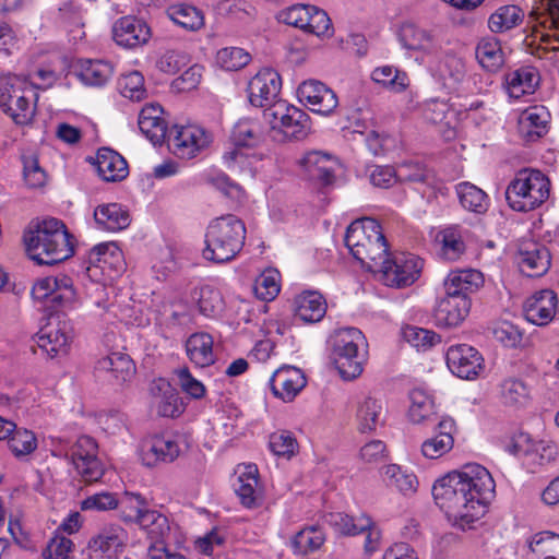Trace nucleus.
I'll return each instance as SVG.
<instances>
[{"mask_svg":"<svg viewBox=\"0 0 559 559\" xmlns=\"http://www.w3.org/2000/svg\"><path fill=\"white\" fill-rule=\"evenodd\" d=\"M178 455V444L164 436H154L143 441L141 447L142 461L148 467H154L160 462L170 463Z\"/></svg>","mask_w":559,"mask_h":559,"instance_id":"23","label":"nucleus"},{"mask_svg":"<svg viewBox=\"0 0 559 559\" xmlns=\"http://www.w3.org/2000/svg\"><path fill=\"white\" fill-rule=\"evenodd\" d=\"M331 27V20L326 12L312 5V11H309V19L307 20L306 32L317 36L329 35Z\"/></svg>","mask_w":559,"mask_h":559,"instance_id":"62","label":"nucleus"},{"mask_svg":"<svg viewBox=\"0 0 559 559\" xmlns=\"http://www.w3.org/2000/svg\"><path fill=\"white\" fill-rule=\"evenodd\" d=\"M230 140L235 146L255 147L264 140V131L258 120L243 118L233 128Z\"/></svg>","mask_w":559,"mask_h":559,"instance_id":"33","label":"nucleus"},{"mask_svg":"<svg viewBox=\"0 0 559 559\" xmlns=\"http://www.w3.org/2000/svg\"><path fill=\"white\" fill-rule=\"evenodd\" d=\"M188 61V56L185 52L167 50L158 58L156 67L166 74H175L186 67Z\"/></svg>","mask_w":559,"mask_h":559,"instance_id":"60","label":"nucleus"},{"mask_svg":"<svg viewBox=\"0 0 559 559\" xmlns=\"http://www.w3.org/2000/svg\"><path fill=\"white\" fill-rule=\"evenodd\" d=\"M112 37L119 46L134 48L147 43L151 37V28L143 20L127 15L114 24Z\"/></svg>","mask_w":559,"mask_h":559,"instance_id":"18","label":"nucleus"},{"mask_svg":"<svg viewBox=\"0 0 559 559\" xmlns=\"http://www.w3.org/2000/svg\"><path fill=\"white\" fill-rule=\"evenodd\" d=\"M272 129H281L290 140H304L310 131L309 116L301 109L284 100L276 102L263 112Z\"/></svg>","mask_w":559,"mask_h":559,"instance_id":"8","label":"nucleus"},{"mask_svg":"<svg viewBox=\"0 0 559 559\" xmlns=\"http://www.w3.org/2000/svg\"><path fill=\"white\" fill-rule=\"evenodd\" d=\"M120 93L131 100H142L146 97L144 78L139 71H132L119 81Z\"/></svg>","mask_w":559,"mask_h":559,"instance_id":"53","label":"nucleus"},{"mask_svg":"<svg viewBox=\"0 0 559 559\" xmlns=\"http://www.w3.org/2000/svg\"><path fill=\"white\" fill-rule=\"evenodd\" d=\"M306 383L302 371L290 366L277 369L270 379V388L273 394L284 402L293 401Z\"/></svg>","mask_w":559,"mask_h":559,"instance_id":"20","label":"nucleus"},{"mask_svg":"<svg viewBox=\"0 0 559 559\" xmlns=\"http://www.w3.org/2000/svg\"><path fill=\"white\" fill-rule=\"evenodd\" d=\"M246 227L241 219L228 214L211 222L205 233L203 258L214 263L228 262L245 245Z\"/></svg>","mask_w":559,"mask_h":559,"instance_id":"4","label":"nucleus"},{"mask_svg":"<svg viewBox=\"0 0 559 559\" xmlns=\"http://www.w3.org/2000/svg\"><path fill=\"white\" fill-rule=\"evenodd\" d=\"M281 87L280 74L271 68L262 69L248 83V99L252 106L267 109L277 102Z\"/></svg>","mask_w":559,"mask_h":559,"instance_id":"12","label":"nucleus"},{"mask_svg":"<svg viewBox=\"0 0 559 559\" xmlns=\"http://www.w3.org/2000/svg\"><path fill=\"white\" fill-rule=\"evenodd\" d=\"M335 163L330 154L320 151L309 152L300 160L308 178L323 187L331 186L334 182Z\"/></svg>","mask_w":559,"mask_h":559,"instance_id":"24","label":"nucleus"},{"mask_svg":"<svg viewBox=\"0 0 559 559\" xmlns=\"http://www.w3.org/2000/svg\"><path fill=\"white\" fill-rule=\"evenodd\" d=\"M492 334L496 341L511 348L516 347L522 342L523 337L519 328L509 321L498 323L492 329Z\"/></svg>","mask_w":559,"mask_h":559,"instance_id":"57","label":"nucleus"},{"mask_svg":"<svg viewBox=\"0 0 559 559\" xmlns=\"http://www.w3.org/2000/svg\"><path fill=\"white\" fill-rule=\"evenodd\" d=\"M298 95L309 108L320 115H330L338 104L336 94L320 81L309 80L298 87Z\"/></svg>","mask_w":559,"mask_h":559,"instance_id":"16","label":"nucleus"},{"mask_svg":"<svg viewBox=\"0 0 559 559\" xmlns=\"http://www.w3.org/2000/svg\"><path fill=\"white\" fill-rule=\"evenodd\" d=\"M95 370L98 373H105L109 381L120 385L134 377L135 365L129 355L114 352L100 358L96 362Z\"/></svg>","mask_w":559,"mask_h":559,"instance_id":"22","label":"nucleus"},{"mask_svg":"<svg viewBox=\"0 0 559 559\" xmlns=\"http://www.w3.org/2000/svg\"><path fill=\"white\" fill-rule=\"evenodd\" d=\"M186 352L197 367H207L214 362L213 337L207 333H194L186 342Z\"/></svg>","mask_w":559,"mask_h":559,"instance_id":"32","label":"nucleus"},{"mask_svg":"<svg viewBox=\"0 0 559 559\" xmlns=\"http://www.w3.org/2000/svg\"><path fill=\"white\" fill-rule=\"evenodd\" d=\"M71 460L86 483L97 481L102 478L104 469L97 459V443L88 437H80L71 449Z\"/></svg>","mask_w":559,"mask_h":559,"instance_id":"13","label":"nucleus"},{"mask_svg":"<svg viewBox=\"0 0 559 559\" xmlns=\"http://www.w3.org/2000/svg\"><path fill=\"white\" fill-rule=\"evenodd\" d=\"M72 340V328L64 314L52 313L37 333L38 346L51 358L66 354Z\"/></svg>","mask_w":559,"mask_h":559,"instance_id":"10","label":"nucleus"},{"mask_svg":"<svg viewBox=\"0 0 559 559\" xmlns=\"http://www.w3.org/2000/svg\"><path fill=\"white\" fill-rule=\"evenodd\" d=\"M432 174L419 162H404L397 166V179L401 182H428Z\"/></svg>","mask_w":559,"mask_h":559,"instance_id":"55","label":"nucleus"},{"mask_svg":"<svg viewBox=\"0 0 559 559\" xmlns=\"http://www.w3.org/2000/svg\"><path fill=\"white\" fill-rule=\"evenodd\" d=\"M7 445L16 459H22L37 449V438L33 431L16 427L7 439Z\"/></svg>","mask_w":559,"mask_h":559,"instance_id":"47","label":"nucleus"},{"mask_svg":"<svg viewBox=\"0 0 559 559\" xmlns=\"http://www.w3.org/2000/svg\"><path fill=\"white\" fill-rule=\"evenodd\" d=\"M403 337L412 346L428 349L441 342L440 335L433 331L418 326H406L403 329Z\"/></svg>","mask_w":559,"mask_h":559,"instance_id":"54","label":"nucleus"},{"mask_svg":"<svg viewBox=\"0 0 559 559\" xmlns=\"http://www.w3.org/2000/svg\"><path fill=\"white\" fill-rule=\"evenodd\" d=\"M471 306V297H460L445 293V296L440 299L435 309V320L440 326H457L468 316Z\"/></svg>","mask_w":559,"mask_h":559,"instance_id":"19","label":"nucleus"},{"mask_svg":"<svg viewBox=\"0 0 559 559\" xmlns=\"http://www.w3.org/2000/svg\"><path fill=\"white\" fill-rule=\"evenodd\" d=\"M523 10L513 4L502 5L497 9L488 20V26L493 33H503L522 23Z\"/></svg>","mask_w":559,"mask_h":559,"instance_id":"42","label":"nucleus"},{"mask_svg":"<svg viewBox=\"0 0 559 559\" xmlns=\"http://www.w3.org/2000/svg\"><path fill=\"white\" fill-rule=\"evenodd\" d=\"M38 93L25 78L15 74L0 76V109L16 126H28L37 110Z\"/></svg>","mask_w":559,"mask_h":559,"instance_id":"5","label":"nucleus"},{"mask_svg":"<svg viewBox=\"0 0 559 559\" xmlns=\"http://www.w3.org/2000/svg\"><path fill=\"white\" fill-rule=\"evenodd\" d=\"M112 75V67L103 60H84L80 62L79 79L86 85L102 86Z\"/></svg>","mask_w":559,"mask_h":559,"instance_id":"38","label":"nucleus"},{"mask_svg":"<svg viewBox=\"0 0 559 559\" xmlns=\"http://www.w3.org/2000/svg\"><path fill=\"white\" fill-rule=\"evenodd\" d=\"M24 165V180L31 188H40L46 182V173L39 166L38 159L35 156L27 157L23 160Z\"/></svg>","mask_w":559,"mask_h":559,"instance_id":"63","label":"nucleus"},{"mask_svg":"<svg viewBox=\"0 0 559 559\" xmlns=\"http://www.w3.org/2000/svg\"><path fill=\"white\" fill-rule=\"evenodd\" d=\"M371 79L376 83L396 93L403 92L408 86L406 73L391 66L376 68L372 71Z\"/></svg>","mask_w":559,"mask_h":559,"instance_id":"49","label":"nucleus"},{"mask_svg":"<svg viewBox=\"0 0 559 559\" xmlns=\"http://www.w3.org/2000/svg\"><path fill=\"white\" fill-rule=\"evenodd\" d=\"M411 406L408 417L414 424L425 421H436L438 419L435 412L432 399L421 389H414L409 394Z\"/></svg>","mask_w":559,"mask_h":559,"instance_id":"35","label":"nucleus"},{"mask_svg":"<svg viewBox=\"0 0 559 559\" xmlns=\"http://www.w3.org/2000/svg\"><path fill=\"white\" fill-rule=\"evenodd\" d=\"M551 255L546 246L537 241L527 240L521 242L516 263L520 271L527 277L543 276L550 267Z\"/></svg>","mask_w":559,"mask_h":559,"instance_id":"15","label":"nucleus"},{"mask_svg":"<svg viewBox=\"0 0 559 559\" xmlns=\"http://www.w3.org/2000/svg\"><path fill=\"white\" fill-rule=\"evenodd\" d=\"M447 365L456 377L471 380L484 369V358L473 346L459 344L448 349Z\"/></svg>","mask_w":559,"mask_h":559,"instance_id":"14","label":"nucleus"},{"mask_svg":"<svg viewBox=\"0 0 559 559\" xmlns=\"http://www.w3.org/2000/svg\"><path fill=\"white\" fill-rule=\"evenodd\" d=\"M259 474L255 465H248L238 477V486L235 491L240 502L246 508H255L258 506L259 493L257 490Z\"/></svg>","mask_w":559,"mask_h":559,"instance_id":"41","label":"nucleus"},{"mask_svg":"<svg viewBox=\"0 0 559 559\" xmlns=\"http://www.w3.org/2000/svg\"><path fill=\"white\" fill-rule=\"evenodd\" d=\"M138 124L141 132L154 145H160L168 138V124L164 118V109L159 104L145 105L139 114Z\"/></svg>","mask_w":559,"mask_h":559,"instance_id":"21","label":"nucleus"},{"mask_svg":"<svg viewBox=\"0 0 559 559\" xmlns=\"http://www.w3.org/2000/svg\"><path fill=\"white\" fill-rule=\"evenodd\" d=\"M383 480L390 488H395L405 496L416 492L418 480L414 474H408L396 464H390L383 467Z\"/></svg>","mask_w":559,"mask_h":559,"instance_id":"44","label":"nucleus"},{"mask_svg":"<svg viewBox=\"0 0 559 559\" xmlns=\"http://www.w3.org/2000/svg\"><path fill=\"white\" fill-rule=\"evenodd\" d=\"M192 299L197 302L199 312L205 317H215L223 310L221 293L210 285L195 288L192 292Z\"/></svg>","mask_w":559,"mask_h":559,"instance_id":"45","label":"nucleus"},{"mask_svg":"<svg viewBox=\"0 0 559 559\" xmlns=\"http://www.w3.org/2000/svg\"><path fill=\"white\" fill-rule=\"evenodd\" d=\"M127 540L126 531L118 525L103 527L88 542V550L99 556L111 557L122 549Z\"/></svg>","mask_w":559,"mask_h":559,"instance_id":"25","label":"nucleus"},{"mask_svg":"<svg viewBox=\"0 0 559 559\" xmlns=\"http://www.w3.org/2000/svg\"><path fill=\"white\" fill-rule=\"evenodd\" d=\"M495 480L479 464H466L438 479L432 486L437 506L462 530L471 528L495 493Z\"/></svg>","mask_w":559,"mask_h":559,"instance_id":"1","label":"nucleus"},{"mask_svg":"<svg viewBox=\"0 0 559 559\" xmlns=\"http://www.w3.org/2000/svg\"><path fill=\"white\" fill-rule=\"evenodd\" d=\"M476 58L479 64L489 72L498 71L504 63L501 45L493 37L484 38L478 43Z\"/></svg>","mask_w":559,"mask_h":559,"instance_id":"37","label":"nucleus"},{"mask_svg":"<svg viewBox=\"0 0 559 559\" xmlns=\"http://www.w3.org/2000/svg\"><path fill=\"white\" fill-rule=\"evenodd\" d=\"M324 521L343 535H358L372 524V520L366 514L354 518L342 512L329 513Z\"/></svg>","mask_w":559,"mask_h":559,"instance_id":"36","label":"nucleus"},{"mask_svg":"<svg viewBox=\"0 0 559 559\" xmlns=\"http://www.w3.org/2000/svg\"><path fill=\"white\" fill-rule=\"evenodd\" d=\"M382 404L380 401L367 396L357 405L356 421L360 432H371L382 423Z\"/></svg>","mask_w":559,"mask_h":559,"instance_id":"34","label":"nucleus"},{"mask_svg":"<svg viewBox=\"0 0 559 559\" xmlns=\"http://www.w3.org/2000/svg\"><path fill=\"white\" fill-rule=\"evenodd\" d=\"M550 194V180L538 169L524 168L515 174L506 189V200L516 212H530L545 203Z\"/></svg>","mask_w":559,"mask_h":559,"instance_id":"6","label":"nucleus"},{"mask_svg":"<svg viewBox=\"0 0 559 559\" xmlns=\"http://www.w3.org/2000/svg\"><path fill=\"white\" fill-rule=\"evenodd\" d=\"M558 298L555 292L543 289L528 297L523 306L525 319L538 326L552 321L557 312Z\"/></svg>","mask_w":559,"mask_h":559,"instance_id":"17","label":"nucleus"},{"mask_svg":"<svg viewBox=\"0 0 559 559\" xmlns=\"http://www.w3.org/2000/svg\"><path fill=\"white\" fill-rule=\"evenodd\" d=\"M94 219L98 228L107 231H119L130 225V214L119 203L100 204L94 210Z\"/></svg>","mask_w":559,"mask_h":559,"instance_id":"29","label":"nucleus"},{"mask_svg":"<svg viewBox=\"0 0 559 559\" xmlns=\"http://www.w3.org/2000/svg\"><path fill=\"white\" fill-rule=\"evenodd\" d=\"M353 257L370 270L389 253V245L378 221L364 217L354 221L346 229L344 238Z\"/></svg>","mask_w":559,"mask_h":559,"instance_id":"3","label":"nucleus"},{"mask_svg":"<svg viewBox=\"0 0 559 559\" xmlns=\"http://www.w3.org/2000/svg\"><path fill=\"white\" fill-rule=\"evenodd\" d=\"M96 167L104 181H121L129 175L127 160L116 151L102 147L97 151Z\"/></svg>","mask_w":559,"mask_h":559,"instance_id":"26","label":"nucleus"},{"mask_svg":"<svg viewBox=\"0 0 559 559\" xmlns=\"http://www.w3.org/2000/svg\"><path fill=\"white\" fill-rule=\"evenodd\" d=\"M400 40L409 50H423L433 52L436 45L433 37L425 29L413 23H405L400 29Z\"/></svg>","mask_w":559,"mask_h":559,"instance_id":"39","label":"nucleus"},{"mask_svg":"<svg viewBox=\"0 0 559 559\" xmlns=\"http://www.w3.org/2000/svg\"><path fill=\"white\" fill-rule=\"evenodd\" d=\"M250 59V55L239 47L223 48L216 56V62L227 71H237L246 67Z\"/></svg>","mask_w":559,"mask_h":559,"instance_id":"51","label":"nucleus"},{"mask_svg":"<svg viewBox=\"0 0 559 559\" xmlns=\"http://www.w3.org/2000/svg\"><path fill=\"white\" fill-rule=\"evenodd\" d=\"M72 236L62 221L44 219L34 230L24 235L26 251L40 265L60 263L74 253Z\"/></svg>","mask_w":559,"mask_h":559,"instance_id":"2","label":"nucleus"},{"mask_svg":"<svg viewBox=\"0 0 559 559\" xmlns=\"http://www.w3.org/2000/svg\"><path fill=\"white\" fill-rule=\"evenodd\" d=\"M73 546L74 544L70 538L56 535L48 543L43 556L45 559H69Z\"/></svg>","mask_w":559,"mask_h":559,"instance_id":"61","label":"nucleus"},{"mask_svg":"<svg viewBox=\"0 0 559 559\" xmlns=\"http://www.w3.org/2000/svg\"><path fill=\"white\" fill-rule=\"evenodd\" d=\"M309 11H312V5L296 4L282 11L278 19L287 25L306 31Z\"/></svg>","mask_w":559,"mask_h":559,"instance_id":"59","label":"nucleus"},{"mask_svg":"<svg viewBox=\"0 0 559 559\" xmlns=\"http://www.w3.org/2000/svg\"><path fill=\"white\" fill-rule=\"evenodd\" d=\"M461 205L477 214H483L488 210L489 200L486 192L475 185L464 181L455 187Z\"/></svg>","mask_w":559,"mask_h":559,"instance_id":"40","label":"nucleus"},{"mask_svg":"<svg viewBox=\"0 0 559 559\" xmlns=\"http://www.w3.org/2000/svg\"><path fill=\"white\" fill-rule=\"evenodd\" d=\"M484 284L483 273L477 270H459L451 272L444 281L448 295L466 296L476 293Z\"/></svg>","mask_w":559,"mask_h":559,"instance_id":"28","label":"nucleus"},{"mask_svg":"<svg viewBox=\"0 0 559 559\" xmlns=\"http://www.w3.org/2000/svg\"><path fill=\"white\" fill-rule=\"evenodd\" d=\"M325 535L319 526H309L300 530L292 540L295 552L306 555L318 550L324 543Z\"/></svg>","mask_w":559,"mask_h":559,"instance_id":"46","label":"nucleus"},{"mask_svg":"<svg viewBox=\"0 0 559 559\" xmlns=\"http://www.w3.org/2000/svg\"><path fill=\"white\" fill-rule=\"evenodd\" d=\"M501 400L509 406H524L530 400V390L520 379H507L501 383Z\"/></svg>","mask_w":559,"mask_h":559,"instance_id":"50","label":"nucleus"},{"mask_svg":"<svg viewBox=\"0 0 559 559\" xmlns=\"http://www.w3.org/2000/svg\"><path fill=\"white\" fill-rule=\"evenodd\" d=\"M424 261L411 253L386 257L378 264L381 281L394 288H404L414 284L421 272Z\"/></svg>","mask_w":559,"mask_h":559,"instance_id":"9","label":"nucleus"},{"mask_svg":"<svg viewBox=\"0 0 559 559\" xmlns=\"http://www.w3.org/2000/svg\"><path fill=\"white\" fill-rule=\"evenodd\" d=\"M166 141L174 155L182 159H190L209 145L210 138L203 129L197 126H175L169 130Z\"/></svg>","mask_w":559,"mask_h":559,"instance_id":"11","label":"nucleus"},{"mask_svg":"<svg viewBox=\"0 0 559 559\" xmlns=\"http://www.w3.org/2000/svg\"><path fill=\"white\" fill-rule=\"evenodd\" d=\"M270 449L277 456L290 459L298 450V442L288 430H280L270 436Z\"/></svg>","mask_w":559,"mask_h":559,"instance_id":"52","label":"nucleus"},{"mask_svg":"<svg viewBox=\"0 0 559 559\" xmlns=\"http://www.w3.org/2000/svg\"><path fill=\"white\" fill-rule=\"evenodd\" d=\"M167 15L177 25L188 31H198L204 25V16L197 7L180 3L170 5Z\"/></svg>","mask_w":559,"mask_h":559,"instance_id":"43","label":"nucleus"},{"mask_svg":"<svg viewBox=\"0 0 559 559\" xmlns=\"http://www.w3.org/2000/svg\"><path fill=\"white\" fill-rule=\"evenodd\" d=\"M365 336L356 328L336 331L330 340V359L344 380L359 377L364 370L365 355L359 353Z\"/></svg>","mask_w":559,"mask_h":559,"instance_id":"7","label":"nucleus"},{"mask_svg":"<svg viewBox=\"0 0 559 559\" xmlns=\"http://www.w3.org/2000/svg\"><path fill=\"white\" fill-rule=\"evenodd\" d=\"M126 497L130 500V502L132 500L136 501L135 515L133 521L146 532L157 520V518H160L162 513L156 510L145 509L146 502L145 499L141 497V495L126 492ZM130 520H132V518H130Z\"/></svg>","mask_w":559,"mask_h":559,"instance_id":"56","label":"nucleus"},{"mask_svg":"<svg viewBox=\"0 0 559 559\" xmlns=\"http://www.w3.org/2000/svg\"><path fill=\"white\" fill-rule=\"evenodd\" d=\"M454 444V439L447 436H435L425 440L421 444V453L427 459H439L448 453Z\"/></svg>","mask_w":559,"mask_h":559,"instance_id":"58","label":"nucleus"},{"mask_svg":"<svg viewBox=\"0 0 559 559\" xmlns=\"http://www.w3.org/2000/svg\"><path fill=\"white\" fill-rule=\"evenodd\" d=\"M157 389L163 391V395L156 397L157 414L163 417L171 418L179 416L182 412V404L171 385L160 380Z\"/></svg>","mask_w":559,"mask_h":559,"instance_id":"48","label":"nucleus"},{"mask_svg":"<svg viewBox=\"0 0 559 559\" xmlns=\"http://www.w3.org/2000/svg\"><path fill=\"white\" fill-rule=\"evenodd\" d=\"M539 76L530 67H523L506 75V84L510 97L519 99L525 94H533L538 85Z\"/></svg>","mask_w":559,"mask_h":559,"instance_id":"31","label":"nucleus"},{"mask_svg":"<svg viewBox=\"0 0 559 559\" xmlns=\"http://www.w3.org/2000/svg\"><path fill=\"white\" fill-rule=\"evenodd\" d=\"M325 312L326 302L319 292H304L295 298V316L306 323L321 321Z\"/></svg>","mask_w":559,"mask_h":559,"instance_id":"30","label":"nucleus"},{"mask_svg":"<svg viewBox=\"0 0 559 559\" xmlns=\"http://www.w3.org/2000/svg\"><path fill=\"white\" fill-rule=\"evenodd\" d=\"M118 507V499L110 492H99L87 497L81 503L82 510L107 511Z\"/></svg>","mask_w":559,"mask_h":559,"instance_id":"64","label":"nucleus"},{"mask_svg":"<svg viewBox=\"0 0 559 559\" xmlns=\"http://www.w3.org/2000/svg\"><path fill=\"white\" fill-rule=\"evenodd\" d=\"M550 114L544 106L527 108L520 117V132L526 141L534 142L548 132Z\"/></svg>","mask_w":559,"mask_h":559,"instance_id":"27","label":"nucleus"}]
</instances>
